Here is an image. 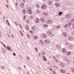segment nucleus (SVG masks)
<instances>
[{
    "mask_svg": "<svg viewBox=\"0 0 74 74\" xmlns=\"http://www.w3.org/2000/svg\"><path fill=\"white\" fill-rule=\"evenodd\" d=\"M72 16V15L70 14H68L66 15V17L68 18V19H71Z\"/></svg>",
    "mask_w": 74,
    "mask_h": 74,
    "instance_id": "obj_1",
    "label": "nucleus"
},
{
    "mask_svg": "<svg viewBox=\"0 0 74 74\" xmlns=\"http://www.w3.org/2000/svg\"><path fill=\"white\" fill-rule=\"evenodd\" d=\"M42 36L44 38H47V35L46 34H42Z\"/></svg>",
    "mask_w": 74,
    "mask_h": 74,
    "instance_id": "obj_2",
    "label": "nucleus"
},
{
    "mask_svg": "<svg viewBox=\"0 0 74 74\" xmlns=\"http://www.w3.org/2000/svg\"><path fill=\"white\" fill-rule=\"evenodd\" d=\"M44 42L45 44H49V40L47 39L46 40H45L44 41Z\"/></svg>",
    "mask_w": 74,
    "mask_h": 74,
    "instance_id": "obj_3",
    "label": "nucleus"
},
{
    "mask_svg": "<svg viewBox=\"0 0 74 74\" xmlns=\"http://www.w3.org/2000/svg\"><path fill=\"white\" fill-rule=\"evenodd\" d=\"M41 8L42 9H45L47 8V5H44L42 6Z\"/></svg>",
    "mask_w": 74,
    "mask_h": 74,
    "instance_id": "obj_4",
    "label": "nucleus"
},
{
    "mask_svg": "<svg viewBox=\"0 0 74 74\" xmlns=\"http://www.w3.org/2000/svg\"><path fill=\"white\" fill-rule=\"evenodd\" d=\"M60 66L62 67H64L65 65V63L63 62H61L60 64Z\"/></svg>",
    "mask_w": 74,
    "mask_h": 74,
    "instance_id": "obj_5",
    "label": "nucleus"
},
{
    "mask_svg": "<svg viewBox=\"0 0 74 74\" xmlns=\"http://www.w3.org/2000/svg\"><path fill=\"white\" fill-rule=\"evenodd\" d=\"M62 51L63 53H66L67 52V50L65 49H62Z\"/></svg>",
    "mask_w": 74,
    "mask_h": 74,
    "instance_id": "obj_6",
    "label": "nucleus"
},
{
    "mask_svg": "<svg viewBox=\"0 0 74 74\" xmlns=\"http://www.w3.org/2000/svg\"><path fill=\"white\" fill-rule=\"evenodd\" d=\"M7 49H8V51H11V47H10L9 46H7Z\"/></svg>",
    "mask_w": 74,
    "mask_h": 74,
    "instance_id": "obj_7",
    "label": "nucleus"
},
{
    "mask_svg": "<svg viewBox=\"0 0 74 74\" xmlns=\"http://www.w3.org/2000/svg\"><path fill=\"white\" fill-rule=\"evenodd\" d=\"M55 6H56L57 7H58L60 5L59 4V3H58V2H56L55 3Z\"/></svg>",
    "mask_w": 74,
    "mask_h": 74,
    "instance_id": "obj_8",
    "label": "nucleus"
},
{
    "mask_svg": "<svg viewBox=\"0 0 74 74\" xmlns=\"http://www.w3.org/2000/svg\"><path fill=\"white\" fill-rule=\"evenodd\" d=\"M68 60V59L66 57V56L65 57L63 58L64 61H65V62H67V61Z\"/></svg>",
    "mask_w": 74,
    "mask_h": 74,
    "instance_id": "obj_9",
    "label": "nucleus"
},
{
    "mask_svg": "<svg viewBox=\"0 0 74 74\" xmlns=\"http://www.w3.org/2000/svg\"><path fill=\"white\" fill-rule=\"evenodd\" d=\"M39 22H40V19H39V18H36V20H35V22L36 23H38Z\"/></svg>",
    "mask_w": 74,
    "mask_h": 74,
    "instance_id": "obj_10",
    "label": "nucleus"
},
{
    "mask_svg": "<svg viewBox=\"0 0 74 74\" xmlns=\"http://www.w3.org/2000/svg\"><path fill=\"white\" fill-rule=\"evenodd\" d=\"M42 58H43L44 60H45V62H46L47 61V58H46V57H45V56H42Z\"/></svg>",
    "mask_w": 74,
    "mask_h": 74,
    "instance_id": "obj_11",
    "label": "nucleus"
},
{
    "mask_svg": "<svg viewBox=\"0 0 74 74\" xmlns=\"http://www.w3.org/2000/svg\"><path fill=\"white\" fill-rule=\"evenodd\" d=\"M60 72H61L62 73H65V71L64 70H63L62 69H61L60 70Z\"/></svg>",
    "mask_w": 74,
    "mask_h": 74,
    "instance_id": "obj_12",
    "label": "nucleus"
},
{
    "mask_svg": "<svg viewBox=\"0 0 74 74\" xmlns=\"http://www.w3.org/2000/svg\"><path fill=\"white\" fill-rule=\"evenodd\" d=\"M22 11L23 13V14H25L26 13V10H23Z\"/></svg>",
    "mask_w": 74,
    "mask_h": 74,
    "instance_id": "obj_13",
    "label": "nucleus"
},
{
    "mask_svg": "<svg viewBox=\"0 0 74 74\" xmlns=\"http://www.w3.org/2000/svg\"><path fill=\"white\" fill-rule=\"evenodd\" d=\"M51 4H52V1L50 0L48 2V5H51Z\"/></svg>",
    "mask_w": 74,
    "mask_h": 74,
    "instance_id": "obj_14",
    "label": "nucleus"
},
{
    "mask_svg": "<svg viewBox=\"0 0 74 74\" xmlns=\"http://www.w3.org/2000/svg\"><path fill=\"white\" fill-rule=\"evenodd\" d=\"M40 21H41L42 22H43V23H44V18H42V17H41Z\"/></svg>",
    "mask_w": 74,
    "mask_h": 74,
    "instance_id": "obj_15",
    "label": "nucleus"
},
{
    "mask_svg": "<svg viewBox=\"0 0 74 74\" xmlns=\"http://www.w3.org/2000/svg\"><path fill=\"white\" fill-rule=\"evenodd\" d=\"M69 27V25L67 24H66L64 26V27L66 29V27Z\"/></svg>",
    "mask_w": 74,
    "mask_h": 74,
    "instance_id": "obj_16",
    "label": "nucleus"
},
{
    "mask_svg": "<svg viewBox=\"0 0 74 74\" xmlns=\"http://www.w3.org/2000/svg\"><path fill=\"white\" fill-rule=\"evenodd\" d=\"M73 39V38L71 36H69L68 37V39H69L70 41H71L72 40V39Z\"/></svg>",
    "mask_w": 74,
    "mask_h": 74,
    "instance_id": "obj_17",
    "label": "nucleus"
},
{
    "mask_svg": "<svg viewBox=\"0 0 74 74\" xmlns=\"http://www.w3.org/2000/svg\"><path fill=\"white\" fill-rule=\"evenodd\" d=\"M63 35L65 37H67V34L65 32L63 33Z\"/></svg>",
    "mask_w": 74,
    "mask_h": 74,
    "instance_id": "obj_18",
    "label": "nucleus"
},
{
    "mask_svg": "<svg viewBox=\"0 0 74 74\" xmlns=\"http://www.w3.org/2000/svg\"><path fill=\"white\" fill-rule=\"evenodd\" d=\"M24 7V3H23V4L21 5V8H23Z\"/></svg>",
    "mask_w": 74,
    "mask_h": 74,
    "instance_id": "obj_19",
    "label": "nucleus"
},
{
    "mask_svg": "<svg viewBox=\"0 0 74 74\" xmlns=\"http://www.w3.org/2000/svg\"><path fill=\"white\" fill-rule=\"evenodd\" d=\"M66 55H71V52H68L66 53Z\"/></svg>",
    "mask_w": 74,
    "mask_h": 74,
    "instance_id": "obj_20",
    "label": "nucleus"
},
{
    "mask_svg": "<svg viewBox=\"0 0 74 74\" xmlns=\"http://www.w3.org/2000/svg\"><path fill=\"white\" fill-rule=\"evenodd\" d=\"M28 12L29 14H33V12L31 10Z\"/></svg>",
    "mask_w": 74,
    "mask_h": 74,
    "instance_id": "obj_21",
    "label": "nucleus"
},
{
    "mask_svg": "<svg viewBox=\"0 0 74 74\" xmlns=\"http://www.w3.org/2000/svg\"><path fill=\"white\" fill-rule=\"evenodd\" d=\"M36 6L37 8H40V5L38 4H36Z\"/></svg>",
    "mask_w": 74,
    "mask_h": 74,
    "instance_id": "obj_22",
    "label": "nucleus"
},
{
    "mask_svg": "<svg viewBox=\"0 0 74 74\" xmlns=\"http://www.w3.org/2000/svg\"><path fill=\"white\" fill-rule=\"evenodd\" d=\"M47 34L49 36H50V35H51V33L49 32V31H48L47 32Z\"/></svg>",
    "mask_w": 74,
    "mask_h": 74,
    "instance_id": "obj_23",
    "label": "nucleus"
},
{
    "mask_svg": "<svg viewBox=\"0 0 74 74\" xmlns=\"http://www.w3.org/2000/svg\"><path fill=\"white\" fill-rule=\"evenodd\" d=\"M49 21V24H51V23H52V21L51 20H49L48 21Z\"/></svg>",
    "mask_w": 74,
    "mask_h": 74,
    "instance_id": "obj_24",
    "label": "nucleus"
},
{
    "mask_svg": "<svg viewBox=\"0 0 74 74\" xmlns=\"http://www.w3.org/2000/svg\"><path fill=\"white\" fill-rule=\"evenodd\" d=\"M34 40H36V39H37V36H35L34 37Z\"/></svg>",
    "mask_w": 74,
    "mask_h": 74,
    "instance_id": "obj_25",
    "label": "nucleus"
},
{
    "mask_svg": "<svg viewBox=\"0 0 74 74\" xmlns=\"http://www.w3.org/2000/svg\"><path fill=\"white\" fill-rule=\"evenodd\" d=\"M65 45H69V42H66L65 43Z\"/></svg>",
    "mask_w": 74,
    "mask_h": 74,
    "instance_id": "obj_26",
    "label": "nucleus"
},
{
    "mask_svg": "<svg viewBox=\"0 0 74 74\" xmlns=\"http://www.w3.org/2000/svg\"><path fill=\"white\" fill-rule=\"evenodd\" d=\"M27 60H30V58H29V57H28L27 56Z\"/></svg>",
    "mask_w": 74,
    "mask_h": 74,
    "instance_id": "obj_27",
    "label": "nucleus"
},
{
    "mask_svg": "<svg viewBox=\"0 0 74 74\" xmlns=\"http://www.w3.org/2000/svg\"><path fill=\"white\" fill-rule=\"evenodd\" d=\"M67 63V64H70V61L69 60H68Z\"/></svg>",
    "mask_w": 74,
    "mask_h": 74,
    "instance_id": "obj_28",
    "label": "nucleus"
},
{
    "mask_svg": "<svg viewBox=\"0 0 74 74\" xmlns=\"http://www.w3.org/2000/svg\"><path fill=\"white\" fill-rule=\"evenodd\" d=\"M34 27H35L32 26V30H34Z\"/></svg>",
    "mask_w": 74,
    "mask_h": 74,
    "instance_id": "obj_29",
    "label": "nucleus"
},
{
    "mask_svg": "<svg viewBox=\"0 0 74 74\" xmlns=\"http://www.w3.org/2000/svg\"><path fill=\"white\" fill-rule=\"evenodd\" d=\"M27 36L29 38H30V36L29 35V34H27Z\"/></svg>",
    "mask_w": 74,
    "mask_h": 74,
    "instance_id": "obj_30",
    "label": "nucleus"
},
{
    "mask_svg": "<svg viewBox=\"0 0 74 74\" xmlns=\"http://www.w3.org/2000/svg\"><path fill=\"white\" fill-rule=\"evenodd\" d=\"M5 68V66H2V67H1V68L2 69H4Z\"/></svg>",
    "mask_w": 74,
    "mask_h": 74,
    "instance_id": "obj_31",
    "label": "nucleus"
},
{
    "mask_svg": "<svg viewBox=\"0 0 74 74\" xmlns=\"http://www.w3.org/2000/svg\"><path fill=\"white\" fill-rule=\"evenodd\" d=\"M30 32L31 33V34H33L34 32L32 31H30Z\"/></svg>",
    "mask_w": 74,
    "mask_h": 74,
    "instance_id": "obj_32",
    "label": "nucleus"
},
{
    "mask_svg": "<svg viewBox=\"0 0 74 74\" xmlns=\"http://www.w3.org/2000/svg\"><path fill=\"white\" fill-rule=\"evenodd\" d=\"M71 33L73 34V35H74V31L72 32H71Z\"/></svg>",
    "mask_w": 74,
    "mask_h": 74,
    "instance_id": "obj_33",
    "label": "nucleus"
},
{
    "mask_svg": "<svg viewBox=\"0 0 74 74\" xmlns=\"http://www.w3.org/2000/svg\"><path fill=\"white\" fill-rule=\"evenodd\" d=\"M62 12H60L59 13V15H61L62 14Z\"/></svg>",
    "mask_w": 74,
    "mask_h": 74,
    "instance_id": "obj_34",
    "label": "nucleus"
},
{
    "mask_svg": "<svg viewBox=\"0 0 74 74\" xmlns=\"http://www.w3.org/2000/svg\"><path fill=\"white\" fill-rule=\"evenodd\" d=\"M26 29L27 30H29V28L28 27H26Z\"/></svg>",
    "mask_w": 74,
    "mask_h": 74,
    "instance_id": "obj_35",
    "label": "nucleus"
},
{
    "mask_svg": "<svg viewBox=\"0 0 74 74\" xmlns=\"http://www.w3.org/2000/svg\"><path fill=\"white\" fill-rule=\"evenodd\" d=\"M43 26L45 27H47V25H46V24H44L43 25Z\"/></svg>",
    "mask_w": 74,
    "mask_h": 74,
    "instance_id": "obj_36",
    "label": "nucleus"
},
{
    "mask_svg": "<svg viewBox=\"0 0 74 74\" xmlns=\"http://www.w3.org/2000/svg\"><path fill=\"white\" fill-rule=\"evenodd\" d=\"M59 26H60V25L59 26H57V27H55L56 29H58V28H59Z\"/></svg>",
    "mask_w": 74,
    "mask_h": 74,
    "instance_id": "obj_37",
    "label": "nucleus"
},
{
    "mask_svg": "<svg viewBox=\"0 0 74 74\" xmlns=\"http://www.w3.org/2000/svg\"><path fill=\"white\" fill-rule=\"evenodd\" d=\"M35 50H36V52H38V51L37 50V48H35Z\"/></svg>",
    "mask_w": 74,
    "mask_h": 74,
    "instance_id": "obj_38",
    "label": "nucleus"
},
{
    "mask_svg": "<svg viewBox=\"0 0 74 74\" xmlns=\"http://www.w3.org/2000/svg\"><path fill=\"white\" fill-rule=\"evenodd\" d=\"M57 47L58 48H60V46L59 45H58V46H57Z\"/></svg>",
    "mask_w": 74,
    "mask_h": 74,
    "instance_id": "obj_39",
    "label": "nucleus"
},
{
    "mask_svg": "<svg viewBox=\"0 0 74 74\" xmlns=\"http://www.w3.org/2000/svg\"><path fill=\"white\" fill-rule=\"evenodd\" d=\"M28 8V10H29V11H31V8L29 7Z\"/></svg>",
    "mask_w": 74,
    "mask_h": 74,
    "instance_id": "obj_40",
    "label": "nucleus"
},
{
    "mask_svg": "<svg viewBox=\"0 0 74 74\" xmlns=\"http://www.w3.org/2000/svg\"><path fill=\"white\" fill-rule=\"evenodd\" d=\"M3 47H5V48H6V47L5 46V45H4V44H3Z\"/></svg>",
    "mask_w": 74,
    "mask_h": 74,
    "instance_id": "obj_41",
    "label": "nucleus"
},
{
    "mask_svg": "<svg viewBox=\"0 0 74 74\" xmlns=\"http://www.w3.org/2000/svg\"><path fill=\"white\" fill-rule=\"evenodd\" d=\"M53 73L54 74H56V72L54 71H53Z\"/></svg>",
    "mask_w": 74,
    "mask_h": 74,
    "instance_id": "obj_42",
    "label": "nucleus"
},
{
    "mask_svg": "<svg viewBox=\"0 0 74 74\" xmlns=\"http://www.w3.org/2000/svg\"><path fill=\"white\" fill-rule=\"evenodd\" d=\"M46 23L47 24H49V21H48V20L46 22Z\"/></svg>",
    "mask_w": 74,
    "mask_h": 74,
    "instance_id": "obj_43",
    "label": "nucleus"
},
{
    "mask_svg": "<svg viewBox=\"0 0 74 74\" xmlns=\"http://www.w3.org/2000/svg\"><path fill=\"white\" fill-rule=\"evenodd\" d=\"M21 36H22V37H23V33H21Z\"/></svg>",
    "mask_w": 74,
    "mask_h": 74,
    "instance_id": "obj_44",
    "label": "nucleus"
},
{
    "mask_svg": "<svg viewBox=\"0 0 74 74\" xmlns=\"http://www.w3.org/2000/svg\"><path fill=\"white\" fill-rule=\"evenodd\" d=\"M13 55H14V56H16V54L14 53H13Z\"/></svg>",
    "mask_w": 74,
    "mask_h": 74,
    "instance_id": "obj_45",
    "label": "nucleus"
},
{
    "mask_svg": "<svg viewBox=\"0 0 74 74\" xmlns=\"http://www.w3.org/2000/svg\"><path fill=\"white\" fill-rule=\"evenodd\" d=\"M30 10L29 9H28V8L27 9V12H29V11H30V10Z\"/></svg>",
    "mask_w": 74,
    "mask_h": 74,
    "instance_id": "obj_46",
    "label": "nucleus"
},
{
    "mask_svg": "<svg viewBox=\"0 0 74 74\" xmlns=\"http://www.w3.org/2000/svg\"><path fill=\"white\" fill-rule=\"evenodd\" d=\"M44 14L45 15H46V16H48V14H47V13H45Z\"/></svg>",
    "mask_w": 74,
    "mask_h": 74,
    "instance_id": "obj_47",
    "label": "nucleus"
},
{
    "mask_svg": "<svg viewBox=\"0 0 74 74\" xmlns=\"http://www.w3.org/2000/svg\"><path fill=\"white\" fill-rule=\"evenodd\" d=\"M29 20H27V23H29Z\"/></svg>",
    "mask_w": 74,
    "mask_h": 74,
    "instance_id": "obj_48",
    "label": "nucleus"
},
{
    "mask_svg": "<svg viewBox=\"0 0 74 74\" xmlns=\"http://www.w3.org/2000/svg\"><path fill=\"white\" fill-rule=\"evenodd\" d=\"M49 69L50 70H51V71H53L52 69H51V68H49Z\"/></svg>",
    "mask_w": 74,
    "mask_h": 74,
    "instance_id": "obj_49",
    "label": "nucleus"
},
{
    "mask_svg": "<svg viewBox=\"0 0 74 74\" xmlns=\"http://www.w3.org/2000/svg\"><path fill=\"white\" fill-rule=\"evenodd\" d=\"M55 68H56V69H58V68L56 66H55Z\"/></svg>",
    "mask_w": 74,
    "mask_h": 74,
    "instance_id": "obj_50",
    "label": "nucleus"
},
{
    "mask_svg": "<svg viewBox=\"0 0 74 74\" xmlns=\"http://www.w3.org/2000/svg\"><path fill=\"white\" fill-rule=\"evenodd\" d=\"M19 27H20V28H21V29H22V26H21V25H20Z\"/></svg>",
    "mask_w": 74,
    "mask_h": 74,
    "instance_id": "obj_51",
    "label": "nucleus"
},
{
    "mask_svg": "<svg viewBox=\"0 0 74 74\" xmlns=\"http://www.w3.org/2000/svg\"><path fill=\"white\" fill-rule=\"evenodd\" d=\"M53 36H54V35H53V34L52 35H51L50 36L52 37H53Z\"/></svg>",
    "mask_w": 74,
    "mask_h": 74,
    "instance_id": "obj_52",
    "label": "nucleus"
},
{
    "mask_svg": "<svg viewBox=\"0 0 74 74\" xmlns=\"http://www.w3.org/2000/svg\"><path fill=\"white\" fill-rule=\"evenodd\" d=\"M11 36H12V38H14V35H13V34H12Z\"/></svg>",
    "mask_w": 74,
    "mask_h": 74,
    "instance_id": "obj_53",
    "label": "nucleus"
},
{
    "mask_svg": "<svg viewBox=\"0 0 74 74\" xmlns=\"http://www.w3.org/2000/svg\"><path fill=\"white\" fill-rule=\"evenodd\" d=\"M74 21V19H72L71 21V22H73V21Z\"/></svg>",
    "mask_w": 74,
    "mask_h": 74,
    "instance_id": "obj_54",
    "label": "nucleus"
},
{
    "mask_svg": "<svg viewBox=\"0 0 74 74\" xmlns=\"http://www.w3.org/2000/svg\"><path fill=\"white\" fill-rule=\"evenodd\" d=\"M56 62H57V63H58L59 62V61H58V60H56Z\"/></svg>",
    "mask_w": 74,
    "mask_h": 74,
    "instance_id": "obj_55",
    "label": "nucleus"
},
{
    "mask_svg": "<svg viewBox=\"0 0 74 74\" xmlns=\"http://www.w3.org/2000/svg\"><path fill=\"white\" fill-rule=\"evenodd\" d=\"M19 32L21 34L22 33V32H21V31L20 30H19Z\"/></svg>",
    "mask_w": 74,
    "mask_h": 74,
    "instance_id": "obj_56",
    "label": "nucleus"
},
{
    "mask_svg": "<svg viewBox=\"0 0 74 74\" xmlns=\"http://www.w3.org/2000/svg\"><path fill=\"white\" fill-rule=\"evenodd\" d=\"M8 36L9 38H11V37L10 36V35H8Z\"/></svg>",
    "mask_w": 74,
    "mask_h": 74,
    "instance_id": "obj_57",
    "label": "nucleus"
},
{
    "mask_svg": "<svg viewBox=\"0 0 74 74\" xmlns=\"http://www.w3.org/2000/svg\"><path fill=\"white\" fill-rule=\"evenodd\" d=\"M73 27L74 29V23L73 25Z\"/></svg>",
    "mask_w": 74,
    "mask_h": 74,
    "instance_id": "obj_58",
    "label": "nucleus"
},
{
    "mask_svg": "<svg viewBox=\"0 0 74 74\" xmlns=\"http://www.w3.org/2000/svg\"><path fill=\"white\" fill-rule=\"evenodd\" d=\"M15 24L16 25H18V23H17L16 22L15 23Z\"/></svg>",
    "mask_w": 74,
    "mask_h": 74,
    "instance_id": "obj_59",
    "label": "nucleus"
},
{
    "mask_svg": "<svg viewBox=\"0 0 74 74\" xmlns=\"http://www.w3.org/2000/svg\"><path fill=\"white\" fill-rule=\"evenodd\" d=\"M18 69H19L20 70H21V69L19 67H18Z\"/></svg>",
    "mask_w": 74,
    "mask_h": 74,
    "instance_id": "obj_60",
    "label": "nucleus"
},
{
    "mask_svg": "<svg viewBox=\"0 0 74 74\" xmlns=\"http://www.w3.org/2000/svg\"><path fill=\"white\" fill-rule=\"evenodd\" d=\"M6 6L7 8H8V5H6Z\"/></svg>",
    "mask_w": 74,
    "mask_h": 74,
    "instance_id": "obj_61",
    "label": "nucleus"
},
{
    "mask_svg": "<svg viewBox=\"0 0 74 74\" xmlns=\"http://www.w3.org/2000/svg\"><path fill=\"white\" fill-rule=\"evenodd\" d=\"M28 27V25H26V27Z\"/></svg>",
    "mask_w": 74,
    "mask_h": 74,
    "instance_id": "obj_62",
    "label": "nucleus"
},
{
    "mask_svg": "<svg viewBox=\"0 0 74 74\" xmlns=\"http://www.w3.org/2000/svg\"><path fill=\"white\" fill-rule=\"evenodd\" d=\"M24 18H26V16H24Z\"/></svg>",
    "mask_w": 74,
    "mask_h": 74,
    "instance_id": "obj_63",
    "label": "nucleus"
},
{
    "mask_svg": "<svg viewBox=\"0 0 74 74\" xmlns=\"http://www.w3.org/2000/svg\"><path fill=\"white\" fill-rule=\"evenodd\" d=\"M44 52H42V55H44Z\"/></svg>",
    "mask_w": 74,
    "mask_h": 74,
    "instance_id": "obj_64",
    "label": "nucleus"
}]
</instances>
